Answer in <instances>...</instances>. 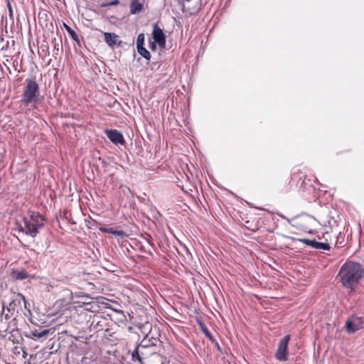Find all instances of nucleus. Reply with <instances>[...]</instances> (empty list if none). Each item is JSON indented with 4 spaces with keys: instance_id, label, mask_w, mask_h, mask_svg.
I'll return each mask as SVG.
<instances>
[{
    "instance_id": "obj_1",
    "label": "nucleus",
    "mask_w": 364,
    "mask_h": 364,
    "mask_svg": "<svg viewBox=\"0 0 364 364\" xmlns=\"http://www.w3.org/2000/svg\"><path fill=\"white\" fill-rule=\"evenodd\" d=\"M338 277L343 287L354 289L364 277V268L358 262L347 261L341 266Z\"/></svg>"
},
{
    "instance_id": "obj_2",
    "label": "nucleus",
    "mask_w": 364,
    "mask_h": 364,
    "mask_svg": "<svg viewBox=\"0 0 364 364\" xmlns=\"http://www.w3.org/2000/svg\"><path fill=\"white\" fill-rule=\"evenodd\" d=\"M146 341L141 342L136 346L132 353V360L139 361L141 364H144V360L151 356L153 361H158L159 364H166L167 358L160 355V350L155 347H148Z\"/></svg>"
},
{
    "instance_id": "obj_3",
    "label": "nucleus",
    "mask_w": 364,
    "mask_h": 364,
    "mask_svg": "<svg viewBox=\"0 0 364 364\" xmlns=\"http://www.w3.org/2000/svg\"><path fill=\"white\" fill-rule=\"evenodd\" d=\"M40 101V87L35 79L26 80L21 102L26 106L36 105Z\"/></svg>"
},
{
    "instance_id": "obj_4",
    "label": "nucleus",
    "mask_w": 364,
    "mask_h": 364,
    "mask_svg": "<svg viewBox=\"0 0 364 364\" xmlns=\"http://www.w3.org/2000/svg\"><path fill=\"white\" fill-rule=\"evenodd\" d=\"M289 340V335L285 336L283 338L280 340L277 350L275 353V357L277 360L280 361H287L288 360L287 348Z\"/></svg>"
},
{
    "instance_id": "obj_5",
    "label": "nucleus",
    "mask_w": 364,
    "mask_h": 364,
    "mask_svg": "<svg viewBox=\"0 0 364 364\" xmlns=\"http://www.w3.org/2000/svg\"><path fill=\"white\" fill-rule=\"evenodd\" d=\"M23 222V226H21L19 230L25 232L26 235H30L32 237H35L38 233V230L36 228L30 218H24Z\"/></svg>"
},
{
    "instance_id": "obj_6",
    "label": "nucleus",
    "mask_w": 364,
    "mask_h": 364,
    "mask_svg": "<svg viewBox=\"0 0 364 364\" xmlns=\"http://www.w3.org/2000/svg\"><path fill=\"white\" fill-rule=\"evenodd\" d=\"M363 323L361 317H354L351 320H348L346 323V331L348 333H353L363 328Z\"/></svg>"
},
{
    "instance_id": "obj_7",
    "label": "nucleus",
    "mask_w": 364,
    "mask_h": 364,
    "mask_svg": "<svg viewBox=\"0 0 364 364\" xmlns=\"http://www.w3.org/2000/svg\"><path fill=\"white\" fill-rule=\"evenodd\" d=\"M107 138L115 144H124V139L122 134L117 130L110 129L105 130Z\"/></svg>"
},
{
    "instance_id": "obj_8",
    "label": "nucleus",
    "mask_w": 364,
    "mask_h": 364,
    "mask_svg": "<svg viewBox=\"0 0 364 364\" xmlns=\"http://www.w3.org/2000/svg\"><path fill=\"white\" fill-rule=\"evenodd\" d=\"M153 38L156 43L159 44L160 47H163L166 43V37L162 29L158 26L157 24H154L153 26Z\"/></svg>"
},
{
    "instance_id": "obj_9",
    "label": "nucleus",
    "mask_w": 364,
    "mask_h": 364,
    "mask_svg": "<svg viewBox=\"0 0 364 364\" xmlns=\"http://www.w3.org/2000/svg\"><path fill=\"white\" fill-rule=\"evenodd\" d=\"M7 333L9 334L8 339L12 341L14 343H20L23 340V338L17 327V323H12L11 328Z\"/></svg>"
},
{
    "instance_id": "obj_10",
    "label": "nucleus",
    "mask_w": 364,
    "mask_h": 364,
    "mask_svg": "<svg viewBox=\"0 0 364 364\" xmlns=\"http://www.w3.org/2000/svg\"><path fill=\"white\" fill-rule=\"evenodd\" d=\"M303 242L308 246H310L316 250H329L330 245L328 242H321L315 240L304 239Z\"/></svg>"
},
{
    "instance_id": "obj_11",
    "label": "nucleus",
    "mask_w": 364,
    "mask_h": 364,
    "mask_svg": "<svg viewBox=\"0 0 364 364\" xmlns=\"http://www.w3.org/2000/svg\"><path fill=\"white\" fill-rule=\"evenodd\" d=\"M50 331V329H43L42 331L37 329L31 330L30 332L31 336H28V337L34 340L46 338L49 334Z\"/></svg>"
},
{
    "instance_id": "obj_12",
    "label": "nucleus",
    "mask_w": 364,
    "mask_h": 364,
    "mask_svg": "<svg viewBox=\"0 0 364 364\" xmlns=\"http://www.w3.org/2000/svg\"><path fill=\"white\" fill-rule=\"evenodd\" d=\"M16 323V319L14 318L11 321L3 320V317H0V333H7L11 328V324Z\"/></svg>"
},
{
    "instance_id": "obj_13",
    "label": "nucleus",
    "mask_w": 364,
    "mask_h": 364,
    "mask_svg": "<svg viewBox=\"0 0 364 364\" xmlns=\"http://www.w3.org/2000/svg\"><path fill=\"white\" fill-rule=\"evenodd\" d=\"M105 41L110 46L114 47L117 43L119 36L114 33H105Z\"/></svg>"
},
{
    "instance_id": "obj_14",
    "label": "nucleus",
    "mask_w": 364,
    "mask_h": 364,
    "mask_svg": "<svg viewBox=\"0 0 364 364\" xmlns=\"http://www.w3.org/2000/svg\"><path fill=\"white\" fill-rule=\"evenodd\" d=\"M29 218L38 230L43 227L45 220L40 214H35L33 213Z\"/></svg>"
},
{
    "instance_id": "obj_15",
    "label": "nucleus",
    "mask_w": 364,
    "mask_h": 364,
    "mask_svg": "<svg viewBox=\"0 0 364 364\" xmlns=\"http://www.w3.org/2000/svg\"><path fill=\"white\" fill-rule=\"evenodd\" d=\"M144 6L139 2V0H131L130 13L132 14H139L142 11Z\"/></svg>"
},
{
    "instance_id": "obj_16",
    "label": "nucleus",
    "mask_w": 364,
    "mask_h": 364,
    "mask_svg": "<svg viewBox=\"0 0 364 364\" xmlns=\"http://www.w3.org/2000/svg\"><path fill=\"white\" fill-rule=\"evenodd\" d=\"M142 341H146V346L148 347H155L158 348L161 345V341L156 338L149 337V335H147Z\"/></svg>"
},
{
    "instance_id": "obj_17",
    "label": "nucleus",
    "mask_w": 364,
    "mask_h": 364,
    "mask_svg": "<svg viewBox=\"0 0 364 364\" xmlns=\"http://www.w3.org/2000/svg\"><path fill=\"white\" fill-rule=\"evenodd\" d=\"M17 305H21V299H18V297L16 296V298L11 301L8 306H5V309H6V311L9 313H13V311L15 310V307Z\"/></svg>"
},
{
    "instance_id": "obj_18",
    "label": "nucleus",
    "mask_w": 364,
    "mask_h": 364,
    "mask_svg": "<svg viewBox=\"0 0 364 364\" xmlns=\"http://www.w3.org/2000/svg\"><path fill=\"white\" fill-rule=\"evenodd\" d=\"M65 28L67 32L68 33V34L72 38V39L73 41H75L76 43H79L80 39H79V37H78L77 34L76 33V32L75 31H73L70 26H67L66 24H65Z\"/></svg>"
},
{
    "instance_id": "obj_19",
    "label": "nucleus",
    "mask_w": 364,
    "mask_h": 364,
    "mask_svg": "<svg viewBox=\"0 0 364 364\" xmlns=\"http://www.w3.org/2000/svg\"><path fill=\"white\" fill-rule=\"evenodd\" d=\"M138 53L146 60H150L151 54L150 52L146 50L144 46L137 48Z\"/></svg>"
},
{
    "instance_id": "obj_20",
    "label": "nucleus",
    "mask_w": 364,
    "mask_h": 364,
    "mask_svg": "<svg viewBox=\"0 0 364 364\" xmlns=\"http://www.w3.org/2000/svg\"><path fill=\"white\" fill-rule=\"evenodd\" d=\"M5 305H4V303L2 304V311H1V314L0 316V317H3V320H6V321H11V315L13 314V313H9L8 311L7 312H5Z\"/></svg>"
},
{
    "instance_id": "obj_21",
    "label": "nucleus",
    "mask_w": 364,
    "mask_h": 364,
    "mask_svg": "<svg viewBox=\"0 0 364 364\" xmlns=\"http://www.w3.org/2000/svg\"><path fill=\"white\" fill-rule=\"evenodd\" d=\"M52 43L54 46V52L56 51L55 54H58L60 48H62L61 40L58 41L55 38L52 40Z\"/></svg>"
},
{
    "instance_id": "obj_22",
    "label": "nucleus",
    "mask_w": 364,
    "mask_h": 364,
    "mask_svg": "<svg viewBox=\"0 0 364 364\" xmlns=\"http://www.w3.org/2000/svg\"><path fill=\"white\" fill-rule=\"evenodd\" d=\"M28 277V274L25 271H20L16 273V278L19 280H23Z\"/></svg>"
},
{
    "instance_id": "obj_23",
    "label": "nucleus",
    "mask_w": 364,
    "mask_h": 364,
    "mask_svg": "<svg viewBox=\"0 0 364 364\" xmlns=\"http://www.w3.org/2000/svg\"><path fill=\"white\" fill-rule=\"evenodd\" d=\"M144 33H140L138 37H137V39H136V47H141V46H144Z\"/></svg>"
},
{
    "instance_id": "obj_24",
    "label": "nucleus",
    "mask_w": 364,
    "mask_h": 364,
    "mask_svg": "<svg viewBox=\"0 0 364 364\" xmlns=\"http://www.w3.org/2000/svg\"><path fill=\"white\" fill-rule=\"evenodd\" d=\"M107 232L112 233L113 235H119V236H123L124 235L123 231L114 230L112 228H109L108 230H107Z\"/></svg>"
},
{
    "instance_id": "obj_25",
    "label": "nucleus",
    "mask_w": 364,
    "mask_h": 364,
    "mask_svg": "<svg viewBox=\"0 0 364 364\" xmlns=\"http://www.w3.org/2000/svg\"><path fill=\"white\" fill-rule=\"evenodd\" d=\"M322 237L325 240L324 242H331V236L328 232L323 233Z\"/></svg>"
},
{
    "instance_id": "obj_26",
    "label": "nucleus",
    "mask_w": 364,
    "mask_h": 364,
    "mask_svg": "<svg viewBox=\"0 0 364 364\" xmlns=\"http://www.w3.org/2000/svg\"><path fill=\"white\" fill-rule=\"evenodd\" d=\"M21 350H23V348L22 347H20V346H15L13 350H12V352L15 355H20Z\"/></svg>"
},
{
    "instance_id": "obj_27",
    "label": "nucleus",
    "mask_w": 364,
    "mask_h": 364,
    "mask_svg": "<svg viewBox=\"0 0 364 364\" xmlns=\"http://www.w3.org/2000/svg\"><path fill=\"white\" fill-rule=\"evenodd\" d=\"M202 331L208 338H209L210 340H213V337L206 327H203Z\"/></svg>"
},
{
    "instance_id": "obj_28",
    "label": "nucleus",
    "mask_w": 364,
    "mask_h": 364,
    "mask_svg": "<svg viewBox=\"0 0 364 364\" xmlns=\"http://www.w3.org/2000/svg\"><path fill=\"white\" fill-rule=\"evenodd\" d=\"M17 297H18V299H21V300L23 301L25 308H28V305H27V302L26 301V299H25L24 296L21 294H18L17 295Z\"/></svg>"
},
{
    "instance_id": "obj_29",
    "label": "nucleus",
    "mask_w": 364,
    "mask_h": 364,
    "mask_svg": "<svg viewBox=\"0 0 364 364\" xmlns=\"http://www.w3.org/2000/svg\"><path fill=\"white\" fill-rule=\"evenodd\" d=\"M119 0H114V1L108 3L107 5H109V6H114V5L119 4Z\"/></svg>"
},
{
    "instance_id": "obj_30",
    "label": "nucleus",
    "mask_w": 364,
    "mask_h": 364,
    "mask_svg": "<svg viewBox=\"0 0 364 364\" xmlns=\"http://www.w3.org/2000/svg\"><path fill=\"white\" fill-rule=\"evenodd\" d=\"M21 352H22L23 358H26L27 355H28V354H27V353H26V351L23 348V350H21Z\"/></svg>"
},
{
    "instance_id": "obj_31",
    "label": "nucleus",
    "mask_w": 364,
    "mask_h": 364,
    "mask_svg": "<svg viewBox=\"0 0 364 364\" xmlns=\"http://www.w3.org/2000/svg\"><path fill=\"white\" fill-rule=\"evenodd\" d=\"M155 48H156V46L154 45V43H152V44H151V48H152V49H154Z\"/></svg>"
},
{
    "instance_id": "obj_32",
    "label": "nucleus",
    "mask_w": 364,
    "mask_h": 364,
    "mask_svg": "<svg viewBox=\"0 0 364 364\" xmlns=\"http://www.w3.org/2000/svg\"><path fill=\"white\" fill-rule=\"evenodd\" d=\"M279 216L284 218V217L282 215H279Z\"/></svg>"
}]
</instances>
